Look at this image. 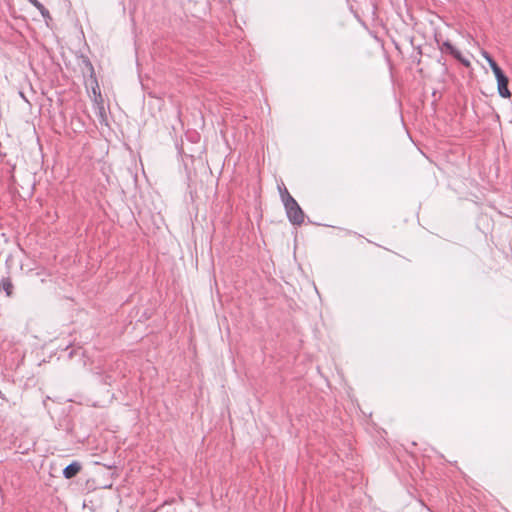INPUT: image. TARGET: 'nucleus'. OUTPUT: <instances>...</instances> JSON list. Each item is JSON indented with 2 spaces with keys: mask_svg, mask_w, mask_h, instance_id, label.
Listing matches in <instances>:
<instances>
[{
  "mask_svg": "<svg viewBox=\"0 0 512 512\" xmlns=\"http://www.w3.org/2000/svg\"><path fill=\"white\" fill-rule=\"evenodd\" d=\"M283 205L285 207L287 217L293 225H301L304 222L305 214L293 197H289L288 202Z\"/></svg>",
  "mask_w": 512,
  "mask_h": 512,
  "instance_id": "obj_1",
  "label": "nucleus"
},
{
  "mask_svg": "<svg viewBox=\"0 0 512 512\" xmlns=\"http://www.w3.org/2000/svg\"><path fill=\"white\" fill-rule=\"evenodd\" d=\"M439 49L441 52H446L452 55L456 60H458L461 64L468 67L470 65V62L468 59L462 57L461 52L456 49L450 41L446 40L442 44H439Z\"/></svg>",
  "mask_w": 512,
  "mask_h": 512,
  "instance_id": "obj_2",
  "label": "nucleus"
},
{
  "mask_svg": "<svg viewBox=\"0 0 512 512\" xmlns=\"http://www.w3.org/2000/svg\"><path fill=\"white\" fill-rule=\"evenodd\" d=\"M83 63L85 64V66L88 68V70L90 72V82H91L92 94H93V96H96L101 100V90H100L97 78L94 75L93 65L88 58H85L83 60Z\"/></svg>",
  "mask_w": 512,
  "mask_h": 512,
  "instance_id": "obj_3",
  "label": "nucleus"
},
{
  "mask_svg": "<svg viewBox=\"0 0 512 512\" xmlns=\"http://www.w3.org/2000/svg\"><path fill=\"white\" fill-rule=\"evenodd\" d=\"M496 80H497V90H498L499 95L502 98H510L511 92L508 88L509 79L505 75V73L503 75L496 77Z\"/></svg>",
  "mask_w": 512,
  "mask_h": 512,
  "instance_id": "obj_4",
  "label": "nucleus"
},
{
  "mask_svg": "<svg viewBox=\"0 0 512 512\" xmlns=\"http://www.w3.org/2000/svg\"><path fill=\"white\" fill-rule=\"evenodd\" d=\"M81 470V464L77 461H73L63 469V476L66 479L75 477Z\"/></svg>",
  "mask_w": 512,
  "mask_h": 512,
  "instance_id": "obj_5",
  "label": "nucleus"
},
{
  "mask_svg": "<svg viewBox=\"0 0 512 512\" xmlns=\"http://www.w3.org/2000/svg\"><path fill=\"white\" fill-rule=\"evenodd\" d=\"M482 56L485 58V60L489 64L491 70L493 71V73L495 75V78L504 74L503 70L499 67V65L496 63V61L492 58V56L487 51H483Z\"/></svg>",
  "mask_w": 512,
  "mask_h": 512,
  "instance_id": "obj_6",
  "label": "nucleus"
},
{
  "mask_svg": "<svg viewBox=\"0 0 512 512\" xmlns=\"http://www.w3.org/2000/svg\"><path fill=\"white\" fill-rule=\"evenodd\" d=\"M13 283L9 277H3L0 281V290H3L8 297L13 295Z\"/></svg>",
  "mask_w": 512,
  "mask_h": 512,
  "instance_id": "obj_7",
  "label": "nucleus"
},
{
  "mask_svg": "<svg viewBox=\"0 0 512 512\" xmlns=\"http://www.w3.org/2000/svg\"><path fill=\"white\" fill-rule=\"evenodd\" d=\"M35 8L38 9V11L41 13V15L44 18H51L50 13L47 8L43 4H41L38 0H28Z\"/></svg>",
  "mask_w": 512,
  "mask_h": 512,
  "instance_id": "obj_8",
  "label": "nucleus"
},
{
  "mask_svg": "<svg viewBox=\"0 0 512 512\" xmlns=\"http://www.w3.org/2000/svg\"><path fill=\"white\" fill-rule=\"evenodd\" d=\"M278 189H279L280 197H281L283 204L287 203L288 198L292 197L290 195V193L288 192L287 188L284 186V184H282V186H280V185L278 186Z\"/></svg>",
  "mask_w": 512,
  "mask_h": 512,
  "instance_id": "obj_9",
  "label": "nucleus"
},
{
  "mask_svg": "<svg viewBox=\"0 0 512 512\" xmlns=\"http://www.w3.org/2000/svg\"><path fill=\"white\" fill-rule=\"evenodd\" d=\"M94 97V103L98 106L99 110H100V113H102V111L104 110V106H103V97L101 96V100L96 97V96H93Z\"/></svg>",
  "mask_w": 512,
  "mask_h": 512,
  "instance_id": "obj_10",
  "label": "nucleus"
},
{
  "mask_svg": "<svg viewBox=\"0 0 512 512\" xmlns=\"http://www.w3.org/2000/svg\"><path fill=\"white\" fill-rule=\"evenodd\" d=\"M117 377L115 376H112V375H106L104 378H103V383L104 384H107V385H111L112 383H114L116 381Z\"/></svg>",
  "mask_w": 512,
  "mask_h": 512,
  "instance_id": "obj_11",
  "label": "nucleus"
},
{
  "mask_svg": "<svg viewBox=\"0 0 512 512\" xmlns=\"http://www.w3.org/2000/svg\"><path fill=\"white\" fill-rule=\"evenodd\" d=\"M20 95H21V98L26 100V98H25V96H24V94L22 92L20 93Z\"/></svg>",
  "mask_w": 512,
  "mask_h": 512,
  "instance_id": "obj_12",
  "label": "nucleus"
}]
</instances>
